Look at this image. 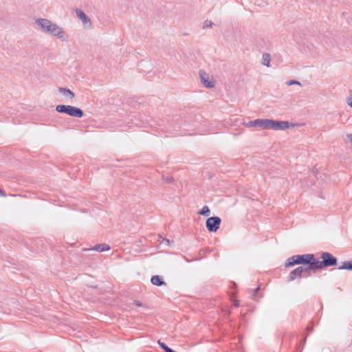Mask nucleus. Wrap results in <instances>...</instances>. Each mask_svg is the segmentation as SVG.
<instances>
[{"mask_svg": "<svg viewBox=\"0 0 352 352\" xmlns=\"http://www.w3.org/2000/svg\"><path fill=\"white\" fill-rule=\"evenodd\" d=\"M199 213L201 215L207 217L210 214V209L208 206H205L201 208Z\"/></svg>", "mask_w": 352, "mask_h": 352, "instance_id": "nucleus-17", "label": "nucleus"}, {"mask_svg": "<svg viewBox=\"0 0 352 352\" xmlns=\"http://www.w3.org/2000/svg\"><path fill=\"white\" fill-rule=\"evenodd\" d=\"M158 344L160 346L161 348H162L164 350H165L166 352H176V351L172 350L168 346H167L164 342L158 341Z\"/></svg>", "mask_w": 352, "mask_h": 352, "instance_id": "nucleus-18", "label": "nucleus"}, {"mask_svg": "<svg viewBox=\"0 0 352 352\" xmlns=\"http://www.w3.org/2000/svg\"><path fill=\"white\" fill-rule=\"evenodd\" d=\"M340 270H352V261H344L338 268Z\"/></svg>", "mask_w": 352, "mask_h": 352, "instance_id": "nucleus-13", "label": "nucleus"}, {"mask_svg": "<svg viewBox=\"0 0 352 352\" xmlns=\"http://www.w3.org/2000/svg\"><path fill=\"white\" fill-rule=\"evenodd\" d=\"M221 219L218 217H209L206 222V228L210 232H216L220 226Z\"/></svg>", "mask_w": 352, "mask_h": 352, "instance_id": "nucleus-7", "label": "nucleus"}, {"mask_svg": "<svg viewBox=\"0 0 352 352\" xmlns=\"http://www.w3.org/2000/svg\"><path fill=\"white\" fill-rule=\"evenodd\" d=\"M297 126L287 121H280L272 120L271 129L274 131H285L289 129L294 128Z\"/></svg>", "mask_w": 352, "mask_h": 352, "instance_id": "nucleus-5", "label": "nucleus"}, {"mask_svg": "<svg viewBox=\"0 0 352 352\" xmlns=\"http://www.w3.org/2000/svg\"><path fill=\"white\" fill-rule=\"evenodd\" d=\"M134 304L137 307H142L143 305L140 301H135Z\"/></svg>", "mask_w": 352, "mask_h": 352, "instance_id": "nucleus-23", "label": "nucleus"}, {"mask_svg": "<svg viewBox=\"0 0 352 352\" xmlns=\"http://www.w3.org/2000/svg\"><path fill=\"white\" fill-rule=\"evenodd\" d=\"M58 95L62 100L69 102L75 97V94L69 89L61 88L58 90Z\"/></svg>", "mask_w": 352, "mask_h": 352, "instance_id": "nucleus-9", "label": "nucleus"}, {"mask_svg": "<svg viewBox=\"0 0 352 352\" xmlns=\"http://www.w3.org/2000/svg\"><path fill=\"white\" fill-rule=\"evenodd\" d=\"M76 14L85 28H90L91 27L90 18L82 10H76Z\"/></svg>", "mask_w": 352, "mask_h": 352, "instance_id": "nucleus-8", "label": "nucleus"}, {"mask_svg": "<svg viewBox=\"0 0 352 352\" xmlns=\"http://www.w3.org/2000/svg\"><path fill=\"white\" fill-rule=\"evenodd\" d=\"M272 119H257L258 126L263 129H271Z\"/></svg>", "mask_w": 352, "mask_h": 352, "instance_id": "nucleus-10", "label": "nucleus"}, {"mask_svg": "<svg viewBox=\"0 0 352 352\" xmlns=\"http://www.w3.org/2000/svg\"><path fill=\"white\" fill-rule=\"evenodd\" d=\"M261 64L266 67H271V56L269 54L262 55Z\"/></svg>", "mask_w": 352, "mask_h": 352, "instance_id": "nucleus-12", "label": "nucleus"}, {"mask_svg": "<svg viewBox=\"0 0 352 352\" xmlns=\"http://www.w3.org/2000/svg\"><path fill=\"white\" fill-rule=\"evenodd\" d=\"M200 80L202 85L207 89H213L216 85V80L213 76L205 72H199Z\"/></svg>", "mask_w": 352, "mask_h": 352, "instance_id": "nucleus-4", "label": "nucleus"}, {"mask_svg": "<svg viewBox=\"0 0 352 352\" xmlns=\"http://www.w3.org/2000/svg\"><path fill=\"white\" fill-rule=\"evenodd\" d=\"M213 26V22L210 19H206L204 21L202 28L204 30H208L212 28Z\"/></svg>", "mask_w": 352, "mask_h": 352, "instance_id": "nucleus-16", "label": "nucleus"}, {"mask_svg": "<svg viewBox=\"0 0 352 352\" xmlns=\"http://www.w3.org/2000/svg\"><path fill=\"white\" fill-rule=\"evenodd\" d=\"M322 261H319L320 265L316 267V270L321 269L323 266H334L337 264V258L333 257L329 252H322L321 255Z\"/></svg>", "mask_w": 352, "mask_h": 352, "instance_id": "nucleus-6", "label": "nucleus"}, {"mask_svg": "<svg viewBox=\"0 0 352 352\" xmlns=\"http://www.w3.org/2000/svg\"><path fill=\"white\" fill-rule=\"evenodd\" d=\"M296 264L308 265L309 270H316V267L320 265L319 260L314 257L313 254H298L287 258L285 263V267L292 266Z\"/></svg>", "mask_w": 352, "mask_h": 352, "instance_id": "nucleus-2", "label": "nucleus"}, {"mask_svg": "<svg viewBox=\"0 0 352 352\" xmlns=\"http://www.w3.org/2000/svg\"><path fill=\"white\" fill-rule=\"evenodd\" d=\"M244 125L246 127H248V128L258 126V125H257V119L255 120L250 121V122H248L247 123H245Z\"/></svg>", "mask_w": 352, "mask_h": 352, "instance_id": "nucleus-19", "label": "nucleus"}, {"mask_svg": "<svg viewBox=\"0 0 352 352\" xmlns=\"http://www.w3.org/2000/svg\"><path fill=\"white\" fill-rule=\"evenodd\" d=\"M304 270L305 267L302 266L298 267L296 269H294L290 274V280H294V279L300 277Z\"/></svg>", "mask_w": 352, "mask_h": 352, "instance_id": "nucleus-11", "label": "nucleus"}, {"mask_svg": "<svg viewBox=\"0 0 352 352\" xmlns=\"http://www.w3.org/2000/svg\"><path fill=\"white\" fill-rule=\"evenodd\" d=\"M346 104L352 109V95L346 98Z\"/></svg>", "mask_w": 352, "mask_h": 352, "instance_id": "nucleus-20", "label": "nucleus"}, {"mask_svg": "<svg viewBox=\"0 0 352 352\" xmlns=\"http://www.w3.org/2000/svg\"><path fill=\"white\" fill-rule=\"evenodd\" d=\"M151 282L153 285L157 286H160L164 283L161 277H160L159 276H153L151 279Z\"/></svg>", "mask_w": 352, "mask_h": 352, "instance_id": "nucleus-14", "label": "nucleus"}, {"mask_svg": "<svg viewBox=\"0 0 352 352\" xmlns=\"http://www.w3.org/2000/svg\"><path fill=\"white\" fill-rule=\"evenodd\" d=\"M347 140H348L349 144L351 145V146L352 148V134H349L347 135Z\"/></svg>", "mask_w": 352, "mask_h": 352, "instance_id": "nucleus-22", "label": "nucleus"}, {"mask_svg": "<svg viewBox=\"0 0 352 352\" xmlns=\"http://www.w3.org/2000/svg\"><path fill=\"white\" fill-rule=\"evenodd\" d=\"M287 85H300V82L298 81H296V80H290L289 82H287Z\"/></svg>", "mask_w": 352, "mask_h": 352, "instance_id": "nucleus-21", "label": "nucleus"}, {"mask_svg": "<svg viewBox=\"0 0 352 352\" xmlns=\"http://www.w3.org/2000/svg\"><path fill=\"white\" fill-rule=\"evenodd\" d=\"M35 24L41 32L53 36L60 42L68 43L69 41V36L67 31L52 20L39 17L36 19Z\"/></svg>", "mask_w": 352, "mask_h": 352, "instance_id": "nucleus-1", "label": "nucleus"}, {"mask_svg": "<svg viewBox=\"0 0 352 352\" xmlns=\"http://www.w3.org/2000/svg\"><path fill=\"white\" fill-rule=\"evenodd\" d=\"M234 305H235V306H236V307H237V306H239V302H238V301H235V302H234Z\"/></svg>", "mask_w": 352, "mask_h": 352, "instance_id": "nucleus-25", "label": "nucleus"}, {"mask_svg": "<svg viewBox=\"0 0 352 352\" xmlns=\"http://www.w3.org/2000/svg\"><path fill=\"white\" fill-rule=\"evenodd\" d=\"M94 250L97 252H102L109 250L110 247L107 245H98L96 246Z\"/></svg>", "mask_w": 352, "mask_h": 352, "instance_id": "nucleus-15", "label": "nucleus"}, {"mask_svg": "<svg viewBox=\"0 0 352 352\" xmlns=\"http://www.w3.org/2000/svg\"><path fill=\"white\" fill-rule=\"evenodd\" d=\"M56 110L58 113H64L73 117L82 118L83 116L82 111L74 106L59 104L56 107Z\"/></svg>", "mask_w": 352, "mask_h": 352, "instance_id": "nucleus-3", "label": "nucleus"}, {"mask_svg": "<svg viewBox=\"0 0 352 352\" xmlns=\"http://www.w3.org/2000/svg\"><path fill=\"white\" fill-rule=\"evenodd\" d=\"M0 197H6V194L0 189Z\"/></svg>", "mask_w": 352, "mask_h": 352, "instance_id": "nucleus-24", "label": "nucleus"}]
</instances>
